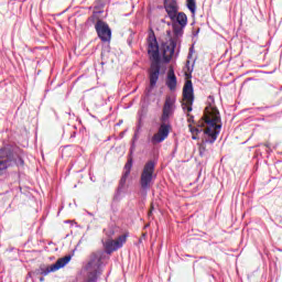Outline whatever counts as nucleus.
<instances>
[{"label": "nucleus", "instance_id": "1", "mask_svg": "<svg viewBox=\"0 0 282 282\" xmlns=\"http://www.w3.org/2000/svg\"><path fill=\"white\" fill-rule=\"evenodd\" d=\"M148 43V56L151 62L149 73L150 86L148 93L151 94L160 80V69L162 65V57H160V44H158V37L155 32L151 31L147 39Z\"/></svg>", "mask_w": 282, "mask_h": 282}, {"label": "nucleus", "instance_id": "2", "mask_svg": "<svg viewBox=\"0 0 282 282\" xmlns=\"http://www.w3.org/2000/svg\"><path fill=\"white\" fill-rule=\"evenodd\" d=\"M205 122L207 124V128L204 129V140L200 143L198 148V153L200 158H204V154L206 153V144H215V141L217 140V135H219V131L221 129V116H219V110L214 109L210 112H208Z\"/></svg>", "mask_w": 282, "mask_h": 282}, {"label": "nucleus", "instance_id": "3", "mask_svg": "<svg viewBox=\"0 0 282 282\" xmlns=\"http://www.w3.org/2000/svg\"><path fill=\"white\" fill-rule=\"evenodd\" d=\"M175 112V96L167 95L165 98V102L163 106V112L161 116V126L159 127V131L152 135L150 142L153 147L155 144H162L169 134L171 133V124H169V118Z\"/></svg>", "mask_w": 282, "mask_h": 282}, {"label": "nucleus", "instance_id": "4", "mask_svg": "<svg viewBox=\"0 0 282 282\" xmlns=\"http://www.w3.org/2000/svg\"><path fill=\"white\" fill-rule=\"evenodd\" d=\"M156 162L154 160H149L143 165V169L139 178V186L143 193H149L158 180V174H155Z\"/></svg>", "mask_w": 282, "mask_h": 282}, {"label": "nucleus", "instance_id": "5", "mask_svg": "<svg viewBox=\"0 0 282 282\" xmlns=\"http://www.w3.org/2000/svg\"><path fill=\"white\" fill-rule=\"evenodd\" d=\"M102 259H105V251L99 250L90 254V259L86 264L87 282H97L98 276L102 274Z\"/></svg>", "mask_w": 282, "mask_h": 282}, {"label": "nucleus", "instance_id": "6", "mask_svg": "<svg viewBox=\"0 0 282 282\" xmlns=\"http://www.w3.org/2000/svg\"><path fill=\"white\" fill-rule=\"evenodd\" d=\"M164 10L173 23L186 28L188 23V17L186 13L180 12V3L177 0H163Z\"/></svg>", "mask_w": 282, "mask_h": 282}, {"label": "nucleus", "instance_id": "7", "mask_svg": "<svg viewBox=\"0 0 282 282\" xmlns=\"http://www.w3.org/2000/svg\"><path fill=\"white\" fill-rule=\"evenodd\" d=\"M193 102H195V95L193 94V82L186 80L183 87V110L191 113V111H193Z\"/></svg>", "mask_w": 282, "mask_h": 282}, {"label": "nucleus", "instance_id": "8", "mask_svg": "<svg viewBox=\"0 0 282 282\" xmlns=\"http://www.w3.org/2000/svg\"><path fill=\"white\" fill-rule=\"evenodd\" d=\"M69 261H72V256H65L64 258H59L54 264H51L50 267H40L35 270V274L47 276L50 272H56L61 270V268H65Z\"/></svg>", "mask_w": 282, "mask_h": 282}, {"label": "nucleus", "instance_id": "9", "mask_svg": "<svg viewBox=\"0 0 282 282\" xmlns=\"http://www.w3.org/2000/svg\"><path fill=\"white\" fill-rule=\"evenodd\" d=\"M214 109H217V107H214L212 105L207 106L205 108L204 116L202 118V121L198 122L197 128L193 127V124H188L189 131L192 133L193 140H197V135L204 131V127H208V123H206V115L210 113Z\"/></svg>", "mask_w": 282, "mask_h": 282}, {"label": "nucleus", "instance_id": "10", "mask_svg": "<svg viewBox=\"0 0 282 282\" xmlns=\"http://www.w3.org/2000/svg\"><path fill=\"white\" fill-rule=\"evenodd\" d=\"M124 243H127L126 235L119 236L116 240H106V242L104 243L106 254H111L116 252V250H120V248H122Z\"/></svg>", "mask_w": 282, "mask_h": 282}, {"label": "nucleus", "instance_id": "11", "mask_svg": "<svg viewBox=\"0 0 282 282\" xmlns=\"http://www.w3.org/2000/svg\"><path fill=\"white\" fill-rule=\"evenodd\" d=\"M95 30L100 41L104 43L111 41V29H109V24H107V22L98 20L95 24Z\"/></svg>", "mask_w": 282, "mask_h": 282}, {"label": "nucleus", "instance_id": "12", "mask_svg": "<svg viewBox=\"0 0 282 282\" xmlns=\"http://www.w3.org/2000/svg\"><path fill=\"white\" fill-rule=\"evenodd\" d=\"M10 166H14V154L10 151L0 152V176L3 175Z\"/></svg>", "mask_w": 282, "mask_h": 282}, {"label": "nucleus", "instance_id": "13", "mask_svg": "<svg viewBox=\"0 0 282 282\" xmlns=\"http://www.w3.org/2000/svg\"><path fill=\"white\" fill-rule=\"evenodd\" d=\"M177 47V42L175 40H170V43L163 44V61L164 63H171L175 54V48Z\"/></svg>", "mask_w": 282, "mask_h": 282}, {"label": "nucleus", "instance_id": "14", "mask_svg": "<svg viewBox=\"0 0 282 282\" xmlns=\"http://www.w3.org/2000/svg\"><path fill=\"white\" fill-rule=\"evenodd\" d=\"M165 85L170 91H175L177 89V77L175 76V72L173 69L169 70Z\"/></svg>", "mask_w": 282, "mask_h": 282}, {"label": "nucleus", "instance_id": "15", "mask_svg": "<svg viewBox=\"0 0 282 282\" xmlns=\"http://www.w3.org/2000/svg\"><path fill=\"white\" fill-rule=\"evenodd\" d=\"M184 28L181 24L173 23V32L174 36L171 39V41H175L176 43H180V39L184 35Z\"/></svg>", "mask_w": 282, "mask_h": 282}, {"label": "nucleus", "instance_id": "16", "mask_svg": "<svg viewBox=\"0 0 282 282\" xmlns=\"http://www.w3.org/2000/svg\"><path fill=\"white\" fill-rule=\"evenodd\" d=\"M129 175L127 173H122V176L119 181V186L117 188V195H120L122 193V188H124L126 184H127V180H129Z\"/></svg>", "mask_w": 282, "mask_h": 282}, {"label": "nucleus", "instance_id": "17", "mask_svg": "<svg viewBox=\"0 0 282 282\" xmlns=\"http://www.w3.org/2000/svg\"><path fill=\"white\" fill-rule=\"evenodd\" d=\"M186 6H187V9L189 10V12H192V14H195V12L197 11V1L196 0H186Z\"/></svg>", "mask_w": 282, "mask_h": 282}, {"label": "nucleus", "instance_id": "18", "mask_svg": "<svg viewBox=\"0 0 282 282\" xmlns=\"http://www.w3.org/2000/svg\"><path fill=\"white\" fill-rule=\"evenodd\" d=\"M131 169H133V159L129 158L123 167V173L131 175Z\"/></svg>", "mask_w": 282, "mask_h": 282}, {"label": "nucleus", "instance_id": "19", "mask_svg": "<svg viewBox=\"0 0 282 282\" xmlns=\"http://www.w3.org/2000/svg\"><path fill=\"white\" fill-rule=\"evenodd\" d=\"M13 164L17 166H23L25 164V161L21 156L14 158L13 155Z\"/></svg>", "mask_w": 282, "mask_h": 282}, {"label": "nucleus", "instance_id": "20", "mask_svg": "<svg viewBox=\"0 0 282 282\" xmlns=\"http://www.w3.org/2000/svg\"><path fill=\"white\" fill-rule=\"evenodd\" d=\"M100 19H98L96 15H91L88 18V23H98Z\"/></svg>", "mask_w": 282, "mask_h": 282}, {"label": "nucleus", "instance_id": "21", "mask_svg": "<svg viewBox=\"0 0 282 282\" xmlns=\"http://www.w3.org/2000/svg\"><path fill=\"white\" fill-rule=\"evenodd\" d=\"M187 122L191 124L192 122H195V117L191 113H187Z\"/></svg>", "mask_w": 282, "mask_h": 282}, {"label": "nucleus", "instance_id": "22", "mask_svg": "<svg viewBox=\"0 0 282 282\" xmlns=\"http://www.w3.org/2000/svg\"><path fill=\"white\" fill-rule=\"evenodd\" d=\"M152 215H153V206H151V209H150L149 213H148V216H149V217H152Z\"/></svg>", "mask_w": 282, "mask_h": 282}, {"label": "nucleus", "instance_id": "23", "mask_svg": "<svg viewBox=\"0 0 282 282\" xmlns=\"http://www.w3.org/2000/svg\"><path fill=\"white\" fill-rule=\"evenodd\" d=\"M40 281H41V282L45 281V278H43V276H42V278H40Z\"/></svg>", "mask_w": 282, "mask_h": 282}, {"label": "nucleus", "instance_id": "24", "mask_svg": "<svg viewBox=\"0 0 282 282\" xmlns=\"http://www.w3.org/2000/svg\"><path fill=\"white\" fill-rule=\"evenodd\" d=\"M264 147H267V148H268V147H270V144L265 143V144H264Z\"/></svg>", "mask_w": 282, "mask_h": 282}, {"label": "nucleus", "instance_id": "25", "mask_svg": "<svg viewBox=\"0 0 282 282\" xmlns=\"http://www.w3.org/2000/svg\"><path fill=\"white\" fill-rule=\"evenodd\" d=\"M111 235H113V231L110 232L109 237H111Z\"/></svg>", "mask_w": 282, "mask_h": 282}]
</instances>
